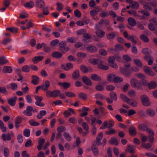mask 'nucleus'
Segmentation results:
<instances>
[{
	"mask_svg": "<svg viewBox=\"0 0 157 157\" xmlns=\"http://www.w3.org/2000/svg\"><path fill=\"white\" fill-rule=\"evenodd\" d=\"M130 84L131 86L133 88L139 90L142 88V85L140 82L137 79L132 78L130 80Z\"/></svg>",
	"mask_w": 157,
	"mask_h": 157,
	"instance_id": "obj_1",
	"label": "nucleus"
},
{
	"mask_svg": "<svg viewBox=\"0 0 157 157\" xmlns=\"http://www.w3.org/2000/svg\"><path fill=\"white\" fill-rule=\"evenodd\" d=\"M140 98L143 105L145 106H149L151 105L148 97L146 95L144 94L140 96Z\"/></svg>",
	"mask_w": 157,
	"mask_h": 157,
	"instance_id": "obj_2",
	"label": "nucleus"
},
{
	"mask_svg": "<svg viewBox=\"0 0 157 157\" xmlns=\"http://www.w3.org/2000/svg\"><path fill=\"white\" fill-rule=\"evenodd\" d=\"M120 69L121 72L126 77L129 78L131 76L132 72L130 68H124L121 67Z\"/></svg>",
	"mask_w": 157,
	"mask_h": 157,
	"instance_id": "obj_3",
	"label": "nucleus"
},
{
	"mask_svg": "<svg viewBox=\"0 0 157 157\" xmlns=\"http://www.w3.org/2000/svg\"><path fill=\"white\" fill-rule=\"evenodd\" d=\"M66 43L65 41H62L59 43V50L63 52V53L68 51L69 48L66 47Z\"/></svg>",
	"mask_w": 157,
	"mask_h": 157,
	"instance_id": "obj_4",
	"label": "nucleus"
},
{
	"mask_svg": "<svg viewBox=\"0 0 157 157\" xmlns=\"http://www.w3.org/2000/svg\"><path fill=\"white\" fill-rule=\"evenodd\" d=\"M103 137V134L102 132H100L96 138V140L94 142H96L95 144L97 146H99L101 144L100 141Z\"/></svg>",
	"mask_w": 157,
	"mask_h": 157,
	"instance_id": "obj_5",
	"label": "nucleus"
},
{
	"mask_svg": "<svg viewBox=\"0 0 157 157\" xmlns=\"http://www.w3.org/2000/svg\"><path fill=\"white\" fill-rule=\"evenodd\" d=\"M124 101L133 107H136L137 106V102L133 99L128 98L124 100Z\"/></svg>",
	"mask_w": 157,
	"mask_h": 157,
	"instance_id": "obj_6",
	"label": "nucleus"
},
{
	"mask_svg": "<svg viewBox=\"0 0 157 157\" xmlns=\"http://www.w3.org/2000/svg\"><path fill=\"white\" fill-rule=\"evenodd\" d=\"M83 82L87 85L91 86L92 85V82L90 79L87 76H83L82 78Z\"/></svg>",
	"mask_w": 157,
	"mask_h": 157,
	"instance_id": "obj_7",
	"label": "nucleus"
},
{
	"mask_svg": "<svg viewBox=\"0 0 157 157\" xmlns=\"http://www.w3.org/2000/svg\"><path fill=\"white\" fill-rule=\"evenodd\" d=\"M104 62L101 60L98 65V68L99 69L103 70L106 71L108 70L109 69V67L107 66L104 65Z\"/></svg>",
	"mask_w": 157,
	"mask_h": 157,
	"instance_id": "obj_8",
	"label": "nucleus"
},
{
	"mask_svg": "<svg viewBox=\"0 0 157 157\" xmlns=\"http://www.w3.org/2000/svg\"><path fill=\"white\" fill-rule=\"evenodd\" d=\"M33 108L31 106H28L27 107L26 109L23 112V113L27 116H31L32 115V111Z\"/></svg>",
	"mask_w": 157,
	"mask_h": 157,
	"instance_id": "obj_9",
	"label": "nucleus"
},
{
	"mask_svg": "<svg viewBox=\"0 0 157 157\" xmlns=\"http://www.w3.org/2000/svg\"><path fill=\"white\" fill-rule=\"evenodd\" d=\"M136 131V128L133 126H130L128 128V132L131 136H135L137 134Z\"/></svg>",
	"mask_w": 157,
	"mask_h": 157,
	"instance_id": "obj_10",
	"label": "nucleus"
},
{
	"mask_svg": "<svg viewBox=\"0 0 157 157\" xmlns=\"http://www.w3.org/2000/svg\"><path fill=\"white\" fill-rule=\"evenodd\" d=\"M39 90V86H38L36 88L35 92L34 93V96L35 100L36 101L35 102L36 105L39 106V97L36 95L38 91Z\"/></svg>",
	"mask_w": 157,
	"mask_h": 157,
	"instance_id": "obj_11",
	"label": "nucleus"
},
{
	"mask_svg": "<svg viewBox=\"0 0 157 157\" xmlns=\"http://www.w3.org/2000/svg\"><path fill=\"white\" fill-rule=\"evenodd\" d=\"M96 145L93 144L91 146V149L94 155L95 156H97L99 154L98 148L96 147Z\"/></svg>",
	"mask_w": 157,
	"mask_h": 157,
	"instance_id": "obj_12",
	"label": "nucleus"
},
{
	"mask_svg": "<svg viewBox=\"0 0 157 157\" xmlns=\"http://www.w3.org/2000/svg\"><path fill=\"white\" fill-rule=\"evenodd\" d=\"M145 112L147 115L151 117H153L155 114V110L151 108H148L147 109Z\"/></svg>",
	"mask_w": 157,
	"mask_h": 157,
	"instance_id": "obj_13",
	"label": "nucleus"
},
{
	"mask_svg": "<svg viewBox=\"0 0 157 157\" xmlns=\"http://www.w3.org/2000/svg\"><path fill=\"white\" fill-rule=\"evenodd\" d=\"M50 86V82L48 80H46L45 82V84L40 86V89H41L44 91L48 90V88Z\"/></svg>",
	"mask_w": 157,
	"mask_h": 157,
	"instance_id": "obj_14",
	"label": "nucleus"
},
{
	"mask_svg": "<svg viewBox=\"0 0 157 157\" xmlns=\"http://www.w3.org/2000/svg\"><path fill=\"white\" fill-rule=\"evenodd\" d=\"M157 86V83L155 81L152 80L148 83L147 86L149 90H151L155 89Z\"/></svg>",
	"mask_w": 157,
	"mask_h": 157,
	"instance_id": "obj_15",
	"label": "nucleus"
},
{
	"mask_svg": "<svg viewBox=\"0 0 157 157\" xmlns=\"http://www.w3.org/2000/svg\"><path fill=\"white\" fill-rule=\"evenodd\" d=\"M90 78L93 80L100 81L102 80L101 77L97 74H93L91 75Z\"/></svg>",
	"mask_w": 157,
	"mask_h": 157,
	"instance_id": "obj_16",
	"label": "nucleus"
},
{
	"mask_svg": "<svg viewBox=\"0 0 157 157\" xmlns=\"http://www.w3.org/2000/svg\"><path fill=\"white\" fill-rule=\"evenodd\" d=\"M86 49L91 53H95L98 51V48L93 46H90L86 47Z\"/></svg>",
	"mask_w": 157,
	"mask_h": 157,
	"instance_id": "obj_17",
	"label": "nucleus"
},
{
	"mask_svg": "<svg viewBox=\"0 0 157 157\" xmlns=\"http://www.w3.org/2000/svg\"><path fill=\"white\" fill-rule=\"evenodd\" d=\"M72 77L73 78L76 79L80 77V71L79 70L77 69L72 73Z\"/></svg>",
	"mask_w": 157,
	"mask_h": 157,
	"instance_id": "obj_18",
	"label": "nucleus"
},
{
	"mask_svg": "<svg viewBox=\"0 0 157 157\" xmlns=\"http://www.w3.org/2000/svg\"><path fill=\"white\" fill-rule=\"evenodd\" d=\"M62 56L61 53L56 51L53 52L52 54V56L56 59H60L62 57Z\"/></svg>",
	"mask_w": 157,
	"mask_h": 157,
	"instance_id": "obj_19",
	"label": "nucleus"
},
{
	"mask_svg": "<svg viewBox=\"0 0 157 157\" xmlns=\"http://www.w3.org/2000/svg\"><path fill=\"white\" fill-rule=\"evenodd\" d=\"M7 87L13 90H17V85L15 83H11L7 85Z\"/></svg>",
	"mask_w": 157,
	"mask_h": 157,
	"instance_id": "obj_20",
	"label": "nucleus"
},
{
	"mask_svg": "<svg viewBox=\"0 0 157 157\" xmlns=\"http://www.w3.org/2000/svg\"><path fill=\"white\" fill-rule=\"evenodd\" d=\"M17 99V98L16 97H14L9 99H8V103L11 106H14L15 104Z\"/></svg>",
	"mask_w": 157,
	"mask_h": 157,
	"instance_id": "obj_21",
	"label": "nucleus"
},
{
	"mask_svg": "<svg viewBox=\"0 0 157 157\" xmlns=\"http://www.w3.org/2000/svg\"><path fill=\"white\" fill-rule=\"evenodd\" d=\"M48 7L46 6L41 9V10L43 11V14H40V17H43L44 15H47L49 14V12L48 10Z\"/></svg>",
	"mask_w": 157,
	"mask_h": 157,
	"instance_id": "obj_22",
	"label": "nucleus"
},
{
	"mask_svg": "<svg viewBox=\"0 0 157 157\" xmlns=\"http://www.w3.org/2000/svg\"><path fill=\"white\" fill-rule=\"evenodd\" d=\"M58 84L60 86H63V89L65 90L69 88L71 86L70 83L66 82H59Z\"/></svg>",
	"mask_w": 157,
	"mask_h": 157,
	"instance_id": "obj_23",
	"label": "nucleus"
},
{
	"mask_svg": "<svg viewBox=\"0 0 157 157\" xmlns=\"http://www.w3.org/2000/svg\"><path fill=\"white\" fill-rule=\"evenodd\" d=\"M1 137L2 139L5 141L6 140L9 141L11 139V136L9 133H8L6 135L3 133Z\"/></svg>",
	"mask_w": 157,
	"mask_h": 157,
	"instance_id": "obj_24",
	"label": "nucleus"
},
{
	"mask_svg": "<svg viewBox=\"0 0 157 157\" xmlns=\"http://www.w3.org/2000/svg\"><path fill=\"white\" fill-rule=\"evenodd\" d=\"M82 110L84 112L81 113L80 116L81 117H84L86 116L87 114L88 113L86 111H89L90 110V109L89 108H86L85 107H83L82 108Z\"/></svg>",
	"mask_w": 157,
	"mask_h": 157,
	"instance_id": "obj_25",
	"label": "nucleus"
},
{
	"mask_svg": "<svg viewBox=\"0 0 157 157\" xmlns=\"http://www.w3.org/2000/svg\"><path fill=\"white\" fill-rule=\"evenodd\" d=\"M128 22L130 25L133 26L136 25V22L135 19L132 17H130L128 19Z\"/></svg>",
	"mask_w": 157,
	"mask_h": 157,
	"instance_id": "obj_26",
	"label": "nucleus"
},
{
	"mask_svg": "<svg viewBox=\"0 0 157 157\" xmlns=\"http://www.w3.org/2000/svg\"><path fill=\"white\" fill-rule=\"evenodd\" d=\"M130 7L132 9H138L139 6L138 3L136 2H131L129 4Z\"/></svg>",
	"mask_w": 157,
	"mask_h": 157,
	"instance_id": "obj_27",
	"label": "nucleus"
},
{
	"mask_svg": "<svg viewBox=\"0 0 157 157\" xmlns=\"http://www.w3.org/2000/svg\"><path fill=\"white\" fill-rule=\"evenodd\" d=\"M12 68L9 66L4 67L3 69V71L5 73H10L12 72Z\"/></svg>",
	"mask_w": 157,
	"mask_h": 157,
	"instance_id": "obj_28",
	"label": "nucleus"
},
{
	"mask_svg": "<svg viewBox=\"0 0 157 157\" xmlns=\"http://www.w3.org/2000/svg\"><path fill=\"white\" fill-rule=\"evenodd\" d=\"M116 75L113 74H110L107 75V78L108 81L109 82H113L115 78Z\"/></svg>",
	"mask_w": 157,
	"mask_h": 157,
	"instance_id": "obj_29",
	"label": "nucleus"
},
{
	"mask_svg": "<svg viewBox=\"0 0 157 157\" xmlns=\"http://www.w3.org/2000/svg\"><path fill=\"white\" fill-rule=\"evenodd\" d=\"M34 5V4L33 2L31 1L25 3L24 4V6L25 7L28 8H33Z\"/></svg>",
	"mask_w": 157,
	"mask_h": 157,
	"instance_id": "obj_30",
	"label": "nucleus"
},
{
	"mask_svg": "<svg viewBox=\"0 0 157 157\" xmlns=\"http://www.w3.org/2000/svg\"><path fill=\"white\" fill-rule=\"evenodd\" d=\"M140 39L143 41L145 42H148L149 40L147 36L144 34H142L140 36Z\"/></svg>",
	"mask_w": 157,
	"mask_h": 157,
	"instance_id": "obj_31",
	"label": "nucleus"
},
{
	"mask_svg": "<svg viewBox=\"0 0 157 157\" xmlns=\"http://www.w3.org/2000/svg\"><path fill=\"white\" fill-rule=\"evenodd\" d=\"M134 62L136 65L139 67H142L143 66L141 61L139 59H135L134 60Z\"/></svg>",
	"mask_w": 157,
	"mask_h": 157,
	"instance_id": "obj_32",
	"label": "nucleus"
},
{
	"mask_svg": "<svg viewBox=\"0 0 157 157\" xmlns=\"http://www.w3.org/2000/svg\"><path fill=\"white\" fill-rule=\"evenodd\" d=\"M109 142L110 144H114L117 146L119 144L117 140L114 137H111V140H109Z\"/></svg>",
	"mask_w": 157,
	"mask_h": 157,
	"instance_id": "obj_33",
	"label": "nucleus"
},
{
	"mask_svg": "<svg viewBox=\"0 0 157 157\" xmlns=\"http://www.w3.org/2000/svg\"><path fill=\"white\" fill-rule=\"evenodd\" d=\"M109 96L113 101H117V94L113 92H111L109 93Z\"/></svg>",
	"mask_w": 157,
	"mask_h": 157,
	"instance_id": "obj_34",
	"label": "nucleus"
},
{
	"mask_svg": "<svg viewBox=\"0 0 157 157\" xmlns=\"http://www.w3.org/2000/svg\"><path fill=\"white\" fill-rule=\"evenodd\" d=\"M95 33L98 36L101 38L104 36L105 32L103 30H99L98 31H96Z\"/></svg>",
	"mask_w": 157,
	"mask_h": 157,
	"instance_id": "obj_35",
	"label": "nucleus"
},
{
	"mask_svg": "<svg viewBox=\"0 0 157 157\" xmlns=\"http://www.w3.org/2000/svg\"><path fill=\"white\" fill-rule=\"evenodd\" d=\"M63 136L66 140L68 142L71 141V137L68 133L65 132L63 133Z\"/></svg>",
	"mask_w": 157,
	"mask_h": 157,
	"instance_id": "obj_36",
	"label": "nucleus"
},
{
	"mask_svg": "<svg viewBox=\"0 0 157 157\" xmlns=\"http://www.w3.org/2000/svg\"><path fill=\"white\" fill-rule=\"evenodd\" d=\"M116 35V33L112 32L108 34L107 36V37L109 40H112L115 37Z\"/></svg>",
	"mask_w": 157,
	"mask_h": 157,
	"instance_id": "obj_37",
	"label": "nucleus"
},
{
	"mask_svg": "<svg viewBox=\"0 0 157 157\" xmlns=\"http://www.w3.org/2000/svg\"><path fill=\"white\" fill-rule=\"evenodd\" d=\"M80 69L81 71L84 73H87V67L85 65L81 64L80 66Z\"/></svg>",
	"mask_w": 157,
	"mask_h": 157,
	"instance_id": "obj_38",
	"label": "nucleus"
},
{
	"mask_svg": "<svg viewBox=\"0 0 157 157\" xmlns=\"http://www.w3.org/2000/svg\"><path fill=\"white\" fill-rule=\"evenodd\" d=\"M8 60L5 56L0 57V64L3 65L8 62Z\"/></svg>",
	"mask_w": 157,
	"mask_h": 157,
	"instance_id": "obj_39",
	"label": "nucleus"
},
{
	"mask_svg": "<svg viewBox=\"0 0 157 157\" xmlns=\"http://www.w3.org/2000/svg\"><path fill=\"white\" fill-rule=\"evenodd\" d=\"M147 126L145 124H140L138 126V129L142 131H145L146 130V129H147Z\"/></svg>",
	"mask_w": 157,
	"mask_h": 157,
	"instance_id": "obj_40",
	"label": "nucleus"
},
{
	"mask_svg": "<svg viewBox=\"0 0 157 157\" xmlns=\"http://www.w3.org/2000/svg\"><path fill=\"white\" fill-rule=\"evenodd\" d=\"M144 70L145 73L147 75H148L152 71L150 67L146 66L144 67Z\"/></svg>",
	"mask_w": 157,
	"mask_h": 157,
	"instance_id": "obj_41",
	"label": "nucleus"
},
{
	"mask_svg": "<svg viewBox=\"0 0 157 157\" xmlns=\"http://www.w3.org/2000/svg\"><path fill=\"white\" fill-rule=\"evenodd\" d=\"M0 129L3 132H5L6 130V127L5 126L3 122L0 120Z\"/></svg>",
	"mask_w": 157,
	"mask_h": 157,
	"instance_id": "obj_42",
	"label": "nucleus"
},
{
	"mask_svg": "<svg viewBox=\"0 0 157 157\" xmlns=\"http://www.w3.org/2000/svg\"><path fill=\"white\" fill-rule=\"evenodd\" d=\"M101 60V59H93L91 63L93 65L98 64V65Z\"/></svg>",
	"mask_w": 157,
	"mask_h": 157,
	"instance_id": "obj_43",
	"label": "nucleus"
},
{
	"mask_svg": "<svg viewBox=\"0 0 157 157\" xmlns=\"http://www.w3.org/2000/svg\"><path fill=\"white\" fill-rule=\"evenodd\" d=\"M79 97L84 100H86L87 99L86 95L83 93H80L78 94Z\"/></svg>",
	"mask_w": 157,
	"mask_h": 157,
	"instance_id": "obj_44",
	"label": "nucleus"
},
{
	"mask_svg": "<svg viewBox=\"0 0 157 157\" xmlns=\"http://www.w3.org/2000/svg\"><path fill=\"white\" fill-rule=\"evenodd\" d=\"M33 80L31 82L34 85H37L38 84V78L35 76H32Z\"/></svg>",
	"mask_w": 157,
	"mask_h": 157,
	"instance_id": "obj_45",
	"label": "nucleus"
},
{
	"mask_svg": "<svg viewBox=\"0 0 157 157\" xmlns=\"http://www.w3.org/2000/svg\"><path fill=\"white\" fill-rule=\"evenodd\" d=\"M123 80V79L122 77L119 76H117L115 77V78H114L113 82L115 83L120 82H122Z\"/></svg>",
	"mask_w": 157,
	"mask_h": 157,
	"instance_id": "obj_46",
	"label": "nucleus"
},
{
	"mask_svg": "<svg viewBox=\"0 0 157 157\" xmlns=\"http://www.w3.org/2000/svg\"><path fill=\"white\" fill-rule=\"evenodd\" d=\"M148 4H146L143 6V8L144 10L146 11H151L153 10L152 8Z\"/></svg>",
	"mask_w": 157,
	"mask_h": 157,
	"instance_id": "obj_47",
	"label": "nucleus"
},
{
	"mask_svg": "<svg viewBox=\"0 0 157 157\" xmlns=\"http://www.w3.org/2000/svg\"><path fill=\"white\" fill-rule=\"evenodd\" d=\"M65 95L68 97H75V94L70 91H66L64 93Z\"/></svg>",
	"mask_w": 157,
	"mask_h": 157,
	"instance_id": "obj_48",
	"label": "nucleus"
},
{
	"mask_svg": "<svg viewBox=\"0 0 157 157\" xmlns=\"http://www.w3.org/2000/svg\"><path fill=\"white\" fill-rule=\"evenodd\" d=\"M77 56L78 57H81L82 58H84L87 56L86 53L82 52H78L77 53Z\"/></svg>",
	"mask_w": 157,
	"mask_h": 157,
	"instance_id": "obj_49",
	"label": "nucleus"
},
{
	"mask_svg": "<svg viewBox=\"0 0 157 157\" xmlns=\"http://www.w3.org/2000/svg\"><path fill=\"white\" fill-rule=\"evenodd\" d=\"M4 155L5 157H8L10 155V151L8 148L5 147L3 151Z\"/></svg>",
	"mask_w": 157,
	"mask_h": 157,
	"instance_id": "obj_50",
	"label": "nucleus"
},
{
	"mask_svg": "<svg viewBox=\"0 0 157 157\" xmlns=\"http://www.w3.org/2000/svg\"><path fill=\"white\" fill-rule=\"evenodd\" d=\"M74 15L77 17H81V14L79 10L76 9L74 11Z\"/></svg>",
	"mask_w": 157,
	"mask_h": 157,
	"instance_id": "obj_51",
	"label": "nucleus"
},
{
	"mask_svg": "<svg viewBox=\"0 0 157 157\" xmlns=\"http://www.w3.org/2000/svg\"><path fill=\"white\" fill-rule=\"evenodd\" d=\"M99 54L103 56H105L107 54V52L106 50L103 49H100L99 51Z\"/></svg>",
	"mask_w": 157,
	"mask_h": 157,
	"instance_id": "obj_52",
	"label": "nucleus"
},
{
	"mask_svg": "<svg viewBox=\"0 0 157 157\" xmlns=\"http://www.w3.org/2000/svg\"><path fill=\"white\" fill-rule=\"evenodd\" d=\"M95 89L96 90L99 91H102L104 90L103 86L101 85H97L95 87Z\"/></svg>",
	"mask_w": 157,
	"mask_h": 157,
	"instance_id": "obj_53",
	"label": "nucleus"
},
{
	"mask_svg": "<svg viewBox=\"0 0 157 157\" xmlns=\"http://www.w3.org/2000/svg\"><path fill=\"white\" fill-rule=\"evenodd\" d=\"M139 12L140 13L144 15L148 16L150 15V13L144 10H141L139 11Z\"/></svg>",
	"mask_w": 157,
	"mask_h": 157,
	"instance_id": "obj_54",
	"label": "nucleus"
},
{
	"mask_svg": "<svg viewBox=\"0 0 157 157\" xmlns=\"http://www.w3.org/2000/svg\"><path fill=\"white\" fill-rule=\"evenodd\" d=\"M56 5L57 7V10L58 11H60L63 10V5L62 3L57 2Z\"/></svg>",
	"mask_w": 157,
	"mask_h": 157,
	"instance_id": "obj_55",
	"label": "nucleus"
},
{
	"mask_svg": "<svg viewBox=\"0 0 157 157\" xmlns=\"http://www.w3.org/2000/svg\"><path fill=\"white\" fill-rule=\"evenodd\" d=\"M108 62L109 65L114 64V63L115 59L113 56H110L108 59Z\"/></svg>",
	"mask_w": 157,
	"mask_h": 157,
	"instance_id": "obj_56",
	"label": "nucleus"
},
{
	"mask_svg": "<svg viewBox=\"0 0 157 157\" xmlns=\"http://www.w3.org/2000/svg\"><path fill=\"white\" fill-rule=\"evenodd\" d=\"M106 89L107 90L112 91L115 90V87L112 85H108L106 86Z\"/></svg>",
	"mask_w": 157,
	"mask_h": 157,
	"instance_id": "obj_57",
	"label": "nucleus"
},
{
	"mask_svg": "<svg viewBox=\"0 0 157 157\" xmlns=\"http://www.w3.org/2000/svg\"><path fill=\"white\" fill-rule=\"evenodd\" d=\"M86 31L85 29H81L77 30L76 31V33L78 35H81L82 34H83L84 35L86 33Z\"/></svg>",
	"mask_w": 157,
	"mask_h": 157,
	"instance_id": "obj_58",
	"label": "nucleus"
},
{
	"mask_svg": "<svg viewBox=\"0 0 157 157\" xmlns=\"http://www.w3.org/2000/svg\"><path fill=\"white\" fill-rule=\"evenodd\" d=\"M30 68V66L25 65L22 67V70L23 71L27 72H28L29 71Z\"/></svg>",
	"mask_w": 157,
	"mask_h": 157,
	"instance_id": "obj_59",
	"label": "nucleus"
},
{
	"mask_svg": "<svg viewBox=\"0 0 157 157\" xmlns=\"http://www.w3.org/2000/svg\"><path fill=\"white\" fill-rule=\"evenodd\" d=\"M66 129L65 127L63 126H61L59 127H58L57 128V131L58 132H62L65 131Z\"/></svg>",
	"mask_w": 157,
	"mask_h": 157,
	"instance_id": "obj_60",
	"label": "nucleus"
},
{
	"mask_svg": "<svg viewBox=\"0 0 157 157\" xmlns=\"http://www.w3.org/2000/svg\"><path fill=\"white\" fill-rule=\"evenodd\" d=\"M83 129L86 131H88L89 129V127L86 122H83L82 125Z\"/></svg>",
	"mask_w": 157,
	"mask_h": 157,
	"instance_id": "obj_61",
	"label": "nucleus"
},
{
	"mask_svg": "<svg viewBox=\"0 0 157 157\" xmlns=\"http://www.w3.org/2000/svg\"><path fill=\"white\" fill-rule=\"evenodd\" d=\"M95 98L97 99L103 100L104 98H105L102 95L100 94H96L95 95Z\"/></svg>",
	"mask_w": 157,
	"mask_h": 157,
	"instance_id": "obj_62",
	"label": "nucleus"
},
{
	"mask_svg": "<svg viewBox=\"0 0 157 157\" xmlns=\"http://www.w3.org/2000/svg\"><path fill=\"white\" fill-rule=\"evenodd\" d=\"M67 41L71 43H73L76 42L75 38L73 37L67 38Z\"/></svg>",
	"mask_w": 157,
	"mask_h": 157,
	"instance_id": "obj_63",
	"label": "nucleus"
},
{
	"mask_svg": "<svg viewBox=\"0 0 157 157\" xmlns=\"http://www.w3.org/2000/svg\"><path fill=\"white\" fill-rule=\"evenodd\" d=\"M23 133L25 136L28 137L30 135V131L29 129H26L24 130Z\"/></svg>",
	"mask_w": 157,
	"mask_h": 157,
	"instance_id": "obj_64",
	"label": "nucleus"
}]
</instances>
